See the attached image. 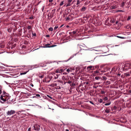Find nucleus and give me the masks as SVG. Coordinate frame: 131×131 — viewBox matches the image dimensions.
Segmentation results:
<instances>
[{"label": "nucleus", "mask_w": 131, "mask_h": 131, "mask_svg": "<svg viewBox=\"0 0 131 131\" xmlns=\"http://www.w3.org/2000/svg\"><path fill=\"white\" fill-rule=\"evenodd\" d=\"M45 75L46 74H43L38 75V80H39V82L40 81H41V82H49L50 81V79L49 78H47V79H50V80H48V81L46 80L47 79L46 78Z\"/></svg>", "instance_id": "f257e3e1"}, {"label": "nucleus", "mask_w": 131, "mask_h": 131, "mask_svg": "<svg viewBox=\"0 0 131 131\" xmlns=\"http://www.w3.org/2000/svg\"><path fill=\"white\" fill-rule=\"evenodd\" d=\"M122 70L123 71H127L128 69H131V63L130 62H126L124 64L122 65Z\"/></svg>", "instance_id": "f03ea898"}, {"label": "nucleus", "mask_w": 131, "mask_h": 131, "mask_svg": "<svg viewBox=\"0 0 131 131\" xmlns=\"http://www.w3.org/2000/svg\"><path fill=\"white\" fill-rule=\"evenodd\" d=\"M101 68V69L100 70V71H101V72L102 73L104 72H105L107 71H110V72H108L106 74H104L106 75H107L109 73H111V72L110 70H111L110 68H108V67H102Z\"/></svg>", "instance_id": "7ed1b4c3"}, {"label": "nucleus", "mask_w": 131, "mask_h": 131, "mask_svg": "<svg viewBox=\"0 0 131 131\" xmlns=\"http://www.w3.org/2000/svg\"><path fill=\"white\" fill-rule=\"evenodd\" d=\"M120 71L121 72L122 70V67H121V64H119L116 66H115L113 67L111 71L114 73L116 72L117 70Z\"/></svg>", "instance_id": "20e7f679"}, {"label": "nucleus", "mask_w": 131, "mask_h": 131, "mask_svg": "<svg viewBox=\"0 0 131 131\" xmlns=\"http://www.w3.org/2000/svg\"><path fill=\"white\" fill-rule=\"evenodd\" d=\"M9 99V96L6 95H2L0 96V100H1L4 102L7 100Z\"/></svg>", "instance_id": "39448f33"}, {"label": "nucleus", "mask_w": 131, "mask_h": 131, "mask_svg": "<svg viewBox=\"0 0 131 131\" xmlns=\"http://www.w3.org/2000/svg\"><path fill=\"white\" fill-rule=\"evenodd\" d=\"M78 31L77 30H75V31H73L72 32H68V31H67V34L68 33H69V34H70V35H71L72 36H77V35L78 33Z\"/></svg>", "instance_id": "423d86ee"}, {"label": "nucleus", "mask_w": 131, "mask_h": 131, "mask_svg": "<svg viewBox=\"0 0 131 131\" xmlns=\"http://www.w3.org/2000/svg\"><path fill=\"white\" fill-rule=\"evenodd\" d=\"M34 129L35 130L39 131L40 129V125L37 124H36L33 126Z\"/></svg>", "instance_id": "0eeeda50"}, {"label": "nucleus", "mask_w": 131, "mask_h": 131, "mask_svg": "<svg viewBox=\"0 0 131 131\" xmlns=\"http://www.w3.org/2000/svg\"><path fill=\"white\" fill-rule=\"evenodd\" d=\"M15 113V111L14 110H11L8 111L7 112V115H11L14 114Z\"/></svg>", "instance_id": "6e6552de"}, {"label": "nucleus", "mask_w": 131, "mask_h": 131, "mask_svg": "<svg viewBox=\"0 0 131 131\" xmlns=\"http://www.w3.org/2000/svg\"><path fill=\"white\" fill-rule=\"evenodd\" d=\"M50 44H46L45 45V46H42L41 47L42 48H51L53 47L56 46V45H54L50 46Z\"/></svg>", "instance_id": "1a4fd4ad"}, {"label": "nucleus", "mask_w": 131, "mask_h": 131, "mask_svg": "<svg viewBox=\"0 0 131 131\" xmlns=\"http://www.w3.org/2000/svg\"><path fill=\"white\" fill-rule=\"evenodd\" d=\"M66 35H63L60 40L61 43H64L66 42Z\"/></svg>", "instance_id": "9d476101"}, {"label": "nucleus", "mask_w": 131, "mask_h": 131, "mask_svg": "<svg viewBox=\"0 0 131 131\" xmlns=\"http://www.w3.org/2000/svg\"><path fill=\"white\" fill-rule=\"evenodd\" d=\"M75 17H78L80 16V15L79 14V11L78 10H75Z\"/></svg>", "instance_id": "9b49d317"}, {"label": "nucleus", "mask_w": 131, "mask_h": 131, "mask_svg": "<svg viewBox=\"0 0 131 131\" xmlns=\"http://www.w3.org/2000/svg\"><path fill=\"white\" fill-rule=\"evenodd\" d=\"M72 17L70 15H69L68 17H67L66 19V21H71L72 20Z\"/></svg>", "instance_id": "f8f14e48"}, {"label": "nucleus", "mask_w": 131, "mask_h": 131, "mask_svg": "<svg viewBox=\"0 0 131 131\" xmlns=\"http://www.w3.org/2000/svg\"><path fill=\"white\" fill-rule=\"evenodd\" d=\"M99 73L100 74H102V73H101V71H99L98 70H96L95 71H94V75H96L97 74H98V73Z\"/></svg>", "instance_id": "ddd939ff"}, {"label": "nucleus", "mask_w": 131, "mask_h": 131, "mask_svg": "<svg viewBox=\"0 0 131 131\" xmlns=\"http://www.w3.org/2000/svg\"><path fill=\"white\" fill-rule=\"evenodd\" d=\"M72 0H68L67 1L68 2L67 3V5H66V7L69 6L70 5H71V2Z\"/></svg>", "instance_id": "4468645a"}, {"label": "nucleus", "mask_w": 131, "mask_h": 131, "mask_svg": "<svg viewBox=\"0 0 131 131\" xmlns=\"http://www.w3.org/2000/svg\"><path fill=\"white\" fill-rule=\"evenodd\" d=\"M13 29L12 27H9L7 29V30L8 32H10Z\"/></svg>", "instance_id": "2eb2a0df"}, {"label": "nucleus", "mask_w": 131, "mask_h": 131, "mask_svg": "<svg viewBox=\"0 0 131 131\" xmlns=\"http://www.w3.org/2000/svg\"><path fill=\"white\" fill-rule=\"evenodd\" d=\"M86 7L84 6H83L82 8L80 9V11L81 12H84L86 10Z\"/></svg>", "instance_id": "dca6fc26"}, {"label": "nucleus", "mask_w": 131, "mask_h": 131, "mask_svg": "<svg viewBox=\"0 0 131 131\" xmlns=\"http://www.w3.org/2000/svg\"><path fill=\"white\" fill-rule=\"evenodd\" d=\"M29 71V70L28 69L27 70H26V71L24 72L21 73L20 74L21 75L25 74H26Z\"/></svg>", "instance_id": "f3484780"}, {"label": "nucleus", "mask_w": 131, "mask_h": 131, "mask_svg": "<svg viewBox=\"0 0 131 131\" xmlns=\"http://www.w3.org/2000/svg\"><path fill=\"white\" fill-rule=\"evenodd\" d=\"M126 3V2L124 1L122 2L121 4V6L122 7H123Z\"/></svg>", "instance_id": "a211bd4d"}, {"label": "nucleus", "mask_w": 131, "mask_h": 131, "mask_svg": "<svg viewBox=\"0 0 131 131\" xmlns=\"http://www.w3.org/2000/svg\"><path fill=\"white\" fill-rule=\"evenodd\" d=\"M107 78L105 76H103L102 77V78L100 77L99 79L100 80H103L105 81L106 80V79Z\"/></svg>", "instance_id": "6ab92c4d"}, {"label": "nucleus", "mask_w": 131, "mask_h": 131, "mask_svg": "<svg viewBox=\"0 0 131 131\" xmlns=\"http://www.w3.org/2000/svg\"><path fill=\"white\" fill-rule=\"evenodd\" d=\"M69 83L70 85H71L73 87H74L75 85V84L74 82H68Z\"/></svg>", "instance_id": "aec40b11"}, {"label": "nucleus", "mask_w": 131, "mask_h": 131, "mask_svg": "<svg viewBox=\"0 0 131 131\" xmlns=\"http://www.w3.org/2000/svg\"><path fill=\"white\" fill-rule=\"evenodd\" d=\"M79 69L78 68H76V70L75 71V74H78L80 73V71H79L78 72Z\"/></svg>", "instance_id": "412c9836"}, {"label": "nucleus", "mask_w": 131, "mask_h": 131, "mask_svg": "<svg viewBox=\"0 0 131 131\" xmlns=\"http://www.w3.org/2000/svg\"><path fill=\"white\" fill-rule=\"evenodd\" d=\"M20 67H21V69H28V68L27 67V66H20Z\"/></svg>", "instance_id": "4be33fe9"}, {"label": "nucleus", "mask_w": 131, "mask_h": 131, "mask_svg": "<svg viewBox=\"0 0 131 131\" xmlns=\"http://www.w3.org/2000/svg\"><path fill=\"white\" fill-rule=\"evenodd\" d=\"M60 73H61V74H65V72H63V71H64L63 69H61L60 70Z\"/></svg>", "instance_id": "5701e85b"}, {"label": "nucleus", "mask_w": 131, "mask_h": 131, "mask_svg": "<svg viewBox=\"0 0 131 131\" xmlns=\"http://www.w3.org/2000/svg\"><path fill=\"white\" fill-rule=\"evenodd\" d=\"M92 67H93V66H88L87 67V69H88V70H92Z\"/></svg>", "instance_id": "b1692460"}, {"label": "nucleus", "mask_w": 131, "mask_h": 131, "mask_svg": "<svg viewBox=\"0 0 131 131\" xmlns=\"http://www.w3.org/2000/svg\"><path fill=\"white\" fill-rule=\"evenodd\" d=\"M36 96H34L33 97H35L36 96H37L38 97V98H41V97L40 96V95L39 94H35Z\"/></svg>", "instance_id": "393cba45"}, {"label": "nucleus", "mask_w": 131, "mask_h": 131, "mask_svg": "<svg viewBox=\"0 0 131 131\" xmlns=\"http://www.w3.org/2000/svg\"><path fill=\"white\" fill-rule=\"evenodd\" d=\"M57 85V84L56 83H55L54 84H51L50 85V86H51L52 87H54L55 86H56Z\"/></svg>", "instance_id": "a878e982"}, {"label": "nucleus", "mask_w": 131, "mask_h": 131, "mask_svg": "<svg viewBox=\"0 0 131 131\" xmlns=\"http://www.w3.org/2000/svg\"><path fill=\"white\" fill-rule=\"evenodd\" d=\"M115 21V20L113 19H111L110 20L111 23H113Z\"/></svg>", "instance_id": "bb28decb"}, {"label": "nucleus", "mask_w": 131, "mask_h": 131, "mask_svg": "<svg viewBox=\"0 0 131 131\" xmlns=\"http://www.w3.org/2000/svg\"><path fill=\"white\" fill-rule=\"evenodd\" d=\"M72 69L71 68L70 69L68 68L67 70V71L68 72L70 71L72 72Z\"/></svg>", "instance_id": "cd10ccee"}, {"label": "nucleus", "mask_w": 131, "mask_h": 131, "mask_svg": "<svg viewBox=\"0 0 131 131\" xmlns=\"http://www.w3.org/2000/svg\"><path fill=\"white\" fill-rule=\"evenodd\" d=\"M27 80L26 81H30L29 82H32V79L30 78H28L27 79Z\"/></svg>", "instance_id": "c85d7f7f"}, {"label": "nucleus", "mask_w": 131, "mask_h": 131, "mask_svg": "<svg viewBox=\"0 0 131 131\" xmlns=\"http://www.w3.org/2000/svg\"><path fill=\"white\" fill-rule=\"evenodd\" d=\"M124 75L126 77L129 76L130 75V74L129 73H126L124 74Z\"/></svg>", "instance_id": "c756f323"}, {"label": "nucleus", "mask_w": 131, "mask_h": 131, "mask_svg": "<svg viewBox=\"0 0 131 131\" xmlns=\"http://www.w3.org/2000/svg\"><path fill=\"white\" fill-rule=\"evenodd\" d=\"M104 49H105L106 50H105V51L104 50V51H103V52H104V53H106V52H107V50H108V48H107V47H105L104 48Z\"/></svg>", "instance_id": "7c9ffc66"}, {"label": "nucleus", "mask_w": 131, "mask_h": 131, "mask_svg": "<svg viewBox=\"0 0 131 131\" xmlns=\"http://www.w3.org/2000/svg\"><path fill=\"white\" fill-rule=\"evenodd\" d=\"M31 28H32L31 26H28L27 27V28L28 30L30 29H31Z\"/></svg>", "instance_id": "2f4dec72"}, {"label": "nucleus", "mask_w": 131, "mask_h": 131, "mask_svg": "<svg viewBox=\"0 0 131 131\" xmlns=\"http://www.w3.org/2000/svg\"><path fill=\"white\" fill-rule=\"evenodd\" d=\"M58 28V26L57 25H56V26L55 27L54 30H56V29Z\"/></svg>", "instance_id": "473e14b6"}, {"label": "nucleus", "mask_w": 131, "mask_h": 131, "mask_svg": "<svg viewBox=\"0 0 131 131\" xmlns=\"http://www.w3.org/2000/svg\"><path fill=\"white\" fill-rule=\"evenodd\" d=\"M116 8V6H113L111 7V8L112 9H115Z\"/></svg>", "instance_id": "72a5a7b5"}, {"label": "nucleus", "mask_w": 131, "mask_h": 131, "mask_svg": "<svg viewBox=\"0 0 131 131\" xmlns=\"http://www.w3.org/2000/svg\"><path fill=\"white\" fill-rule=\"evenodd\" d=\"M14 85H15V84H14V83H11V84H10L9 85V86L11 87L12 86H13Z\"/></svg>", "instance_id": "f704fd0d"}, {"label": "nucleus", "mask_w": 131, "mask_h": 131, "mask_svg": "<svg viewBox=\"0 0 131 131\" xmlns=\"http://www.w3.org/2000/svg\"><path fill=\"white\" fill-rule=\"evenodd\" d=\"M48 30L49 31H52L53 29L52 27H50L48 29Z\"/></svg>", "instance_id": "c9c22d12"}, {"label": "nucleus", "mask_w": 131, "mask_h": 131, "mask_svg": "<svg viewBox=\"0 0 131 131\" xmlns=\"http://www.w3.org/2000/svg\"><path fill=\"white\" fill-rule=\"evenodd\" d=\"M66 11H67V12H68V13L70 12H71V10L70 9L67 8V9H66Z\"/></svg>", "instance_id": "e433bc0d"}, {"label": "nucleus", "mask_w": 131, "mask_h": 131, "mask_svg": "<svg viewBox=\"0 0 131 131\" xmlns=\"http://www.w3.org/2000/svg\"><path fill=\"white\" fill-rule=\"evenodd\" d=\"M80 2V0H78L77 3V5H78L79 4Z\"/></svg>", "instance_id": "4c0bfd02"}, {"label": "nucleus", "mask_w": 131, "mask_h": 131, "mask_svg": "<svg viewBox=\"0 0 131 131\" xmlns=\"http://www.w3.org/2000/svg\"><path fill=\"white\" fill-rule=\"evenodd\" d=\"M73 56H71V57H70V58H69L68 60H66V62L67 61H68L69 60H70V59H71V58H73Z\"/></svg>", "instance_id": "58836bf2"}, {"label": "nucleus", "mask_w": 131, "mask_h": 131, "mask_svg": "<svg viewBox=\"0 0 131 131\" xmlns=\"http://www.w3.org/2000/svg\"><path fill=\"white\" fill-rule=\"evenodd\" d=\"M130 18H131V17L130 16H128V18L127 19V21L129 20L130 19Z\"/></svg>", "instance_id": "ea45409f"}, {"label": "nucleus", "mask_w": 131, "mask_h": 131, "mask_svg": "<svg viewBox=\"0 0 131 131\" xmlns=\"http://www.w3.org/2000/svg\"><path fill=\"white\" fill-rule=\"evenodd\" d=\"M63 2H64V1H62L60 3V6H62L63 4Z\"/></svg>", "instance_id": "a19ab883"}, {"label": "nucleus", "mask_w": 131, "mask_h": 131, "mask_svg": "<svg viewBox=\"0 0 131 131\" xmlns=\"http://www.w3.org/2000/svg\"><path fill=\"white\" fill-rule=\"evenodd\" d=\"M56 73H60V70L58 69H57L56 71Z\"/></svg>", "instance_id": "79ce46f5"}, {"label": "nucleus", "mask_w": 131, "mask_h": 131, "mask_svg": "<svg viewBox=\"0 0 131 131\" xmlns=\"http://www.w3.org/2000/svg\"><path fill=\"white\" fill-rule=\"evenodd\" d=\"M32 35L34 36H35V37L36 36V33H33V32H32Z\"/></svg>", "instance_id": "37998d69"}, {"label": "nucleus", "mask_w": 131, "mask_h": 131, "mask_svg": "<svg viewBox=\"0 0 131 131\" xmlns=\"http://www.w3.org/2000/svg\"><path fill=\"white\" fill-rule=\"evenodd\" d=\"M105 112L106 113H108L110 111L106 109L105 110Z\"/></svg>", "instance_id": "c03bdc74"}, {"label": "nucleus", "mask_w": 131, "mask_h": 131, "mask_svg": "<svg viewBox=\"0 0 131 131\" xmlns=\"http://www.w3.org/2000/svg\"><path fill=\"white\" fill-rule=\"evenodd\" d=\"M101 1L102 3L105 2L106 3L107 0H101Z\"/></svg>", "instance_id": "a18cd8bd"}, {"label": "nucleus", "mask_w": 131, "mask_h": 131, "mask_svg": "<svg viewBox=\"0 0 131 131\" xmlns=\"http://www.w3.org/2000/svg\"><path fill=\"white\" fill-rule=\"evenodd\" d=\"M99 101L100 103H101L103 102V100L101 99H100L99 100Z\"/></svg>", "instance_id": "49530a36"}, {"label": "nucleus", "mask_w": 131, "mask_h": 131, "mask_svg": "<svg viewBox=\"0 0 131 131\" xmlns=\"http://www.w3.org/2000/svg\"><path fill=\"white\" fill-rule=\"evenodd\" d=\"M117 37L118 38H121V39H123L124 38V37H120V36H117Z\"/></svg>", "instance_id": "de8ad7c7"}, {"label": "nucleus", "mask_w": 131, "mask_h": 131, "mask_svg": "<svg viewBox=\"0 0 131 131\" xmlns=\"http://www.w3.org/2000/svg\"><path fill=\"white\" fill-rule=\"evenodd\" d=\"M111 104V103L110 102V103H106L105 104V105L106 106H107V105H109L110 104Z\"/></svg>", "instance_id": "09e8293b"}, {"label": "nucleus", "mask_w": 131, "mask_h": 131, "mask_svg": "<svg viewBox=\"0 0 131 131\" xmlns=\"http://www.w3.org/2000/svg\"><path fill=\"white\" fill-rule=\"evenodd\" d=\"M124 11L122 10H118V12H124Z\"/></svg>", "instance_id": "8fccbe9b"}, {"label": "nucleus", "mask_w": 131, "mask_h": 131, "mask_svg": "<svg viewBox=\"0 0 131 131\" xmlns=\"http://www.w3.org/2000/svg\"><path fill=\"white\" fill-rule=\"evenodd\" d=\"M95 79L98 80L99 79L100 77H98L96 76L95 77Z\"/></svg>", "instance_id": "3c124183"}, {"label": "nucleus", "mask_w": 131, "mask_h": 131, "mask_svg": "<svg viewBox=\"0 0 131 131\" xmlns=\"http://www.w3.org/2000/svg\"><path fill=\"white\" fill-rule=\"evenodd\" d=\"M107 100V97H105L104 99V100L105 101H106Z\"/></svg>", "instance_id": "603ef678"}, {"label": "nucleus", "mask_w": 131, "mask_h": 131, "mask_svg": "<svg viewBox=\"0 0 131 131\" xmlns=\"http://www.w3.org/2000/svg\"><path fill=\"white\" fill-rule=\"evenodd\" d=\"M29 19H34V17L33 16H31V17H29Z\"/></svg>", "instance_id": "864d4df0"}, {"label": "nucleus", "mask_w": 131, "mask_h": 131, "mask_svg": "<svg viewBox=\"0 0 131 131\" xmlns=\"http://www.w3.org/2000/svg\"><path fill=\"white\" fill-rule=\"evenodd\" d=\"M47 96L48 97H49L51 99H52V97H51V96H50L49 95H47Z\"/></svg>", "instance_id": "5fc2aeb1"}, {"label": "nucleus", "mask_w": 131, "mask_h": 131, "mask_svg": "<svg viewBox=\"0 0 131 131\" xmlns=\"http://www.w3.org/2000/svg\"><path fill=\"white\" fill-rule=\"evenodd\" d=\"M105 93V91H101V93L103 94H104Z\"/></svg>", "instance_id": "6e6d98bb"}, {"label": "nucleus", "mask_w": 131, "mask_h": 131, "mask_svg": "<svg viewBox=\"0 0 131 131\" xmlns=\"http://www.w3.org/2000/svg\"><path fill=\"white\" fill-rule=\"evenodd\" d=\"M127 7L128 8H129L130 7V5H129V2L128 3V4L127 6L126 7Z\"/></svg>", "instance_id": "4d7b16f0"}, {"label": "nucleus", "mask_w": 131, "mask_h": 131, "mask_svg": "<svg viewBox=\"0 0 131 131\" xmlns=\"http://www.w3.org/2000/svg\"><path fill=\"white\" fill-rule=\"evenodd\" d=\"M2 70H3V71H5V70H6V69H5V68L4 67H2Z\"/></svg>", "instance_id": "13d9d810"}, {"label": "nucleus", "mask_w": 131, "mask_h": 131, "mask_svg": "<svg viewBox=\"0 0 131 131\" xmlns=\"http://www.w3.org/2000/svg\"><path fill=\"white\" fill-rule=\"evenodd\" d=\"M63 34H64L65 33L63 32H61L60 33V35H63Z\"/></svg>", "instance_id": "bf43d9fd"}, {"label": "nucleus", "mask_w": 131, "mask_h": 131, "mask_svg": "<svg viewBox=\"0 0 131 131\" xmlns=\"http://www.w3.org/2000/svg\"><path fill=\"white\" fill-rule=\"evenodd\" d=\"M119 26L120 27H121V26L122 25V24H121V23H119L118 24Z\"/></svg>", "instance_id": "052dcab7"}, {"label": "nucleus", "mask_w": 131, "mask_h": 131, "mask_svg": "<svg viewBox=\"0 0 131 131\" xmlns=\"http://www.w3.org/2000/svg\"><path fill=\"white\" fill-rule=\"evenodd\" d=\"M44 7H45V6H42V10L43 12V10H44Z\"/></svg>", "instance_id": "680f3d73"}, {"label": "nucleus", "mask_w": 131, "mask_h": 131, "mask_svg": "<svg viewBox=\"0 0 131 131\" xmlns=\"http://www.w3.org/2000/svg\"><path fill=\"white\" fill-rule=\"evenodd\" d=\"M31 127H29V128H28V131H30L31 130Z\"/></svg>", "instance_id": "e2e57ef3"}, {"label": "nucleus", "mask_w": 131, "mask_h": 131, "mask_svg": "<svg viewBox=\"0 0 131 131\" xmlns=\"http://www.w3.org/2000/svg\"><path fill=\"white\" fill-rule=\"evenodd\" d=\"M46 37H50V35H46Z\"/></svg>", "instance_id": "0e129e2a"}, {"label": "nucleus", "mask_w": 131, "mask_h": 131, "mask_svg": "<svg viewBox=\"0 0 131 131\" xmlns=\"http://www.w3.org/2000/svg\"><path fill=\"white\" fill-rule=\"evenodd\" d=\"M53 0H49V2H52L53 1Z\"/></svg>", "instance_id": "69168bd1"}, {"label": "nucleus", "mask_w": 131, "mask_h": 131, "mask_svg": "<svg viewBox=\"0 0 131 131\" xmlns=\"http://www.w3.org/2000/svg\"><path fill=\"white\" fill-rule=\"evenodd\" d=\"M120 75H121V73L119 72L117 74V75H118V76H120Z\"/></svg>", "instance_id": "338daca9"}, {"label": "nucleus", "mask_w": 131, "mask_h": 131, "mask_svg": "<svg viewBox=\"0 0 131 131\" xmlns=\"http://www.w3.org/2000/svg\"><path fill=\"white\" fill-rule=\"evenodd\" d=\"M42 120H43V121H45L46 120V119L45 118H41Z\"/></svg>", "instance_id": "774afa93"}]
</instances>
